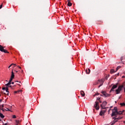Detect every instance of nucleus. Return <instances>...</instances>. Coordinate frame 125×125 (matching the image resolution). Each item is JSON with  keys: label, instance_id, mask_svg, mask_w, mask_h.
<instances>
[{"label": "nucleus", "instance_id": "4468645a", "mask_svg": "<svg viewBox=\"0 0 125 125\" xmlns=\"http://www.w3.org/2000/svg\"><path fill=\"white\" fill-rule=\"evenodd\" d=\"M105 115V113H104V112L101 110L100 112V116H104Z\"/></svg>", "mask_w": 125, "mask_h": 125}, {"label": "nucleus", "instance_id": "9d476101", "mask_svg": "<svg viewBox=\"0 0 125 125\" xmlns=\"http://www.w3.org/2000/svg\"><path fill=\"white\" fill-rule=\"evenodd\" d=\"M99 83H102L99 85V87H100V86H102V85H103V83H104V81H103V80H98Z\"/></svg>", "mask_w": 125, "mask_h": 125}, {"label": "nucleus", "instance_id": "6e6552de", "mask_svg": "<svg viewBox=\"0 0 125 125\" xmlns=\"http://www.w3.org/2000/svg\"><path fill=\"white\" fill-rule=\"evenodd\" d=\"M94 106L97 111L98 110H99V102L96 101Z\"/></svg>", "mask_w": 125, "mask_h": 125}, {"label": "nucleus", "instance_id": "e433bc0d", "mask_svg": "<svg viewBox=\"0 0 125 125\" xmlns=\"http://www.w3.org/2000/svg\"><path fill=\"white\" fill-rule=\"evenodd\" d=\"M1 106H2V108H3V107H4V106L3 105V104H2Z\"/></svg>", "mask_w": 125, "mask_h": 125}, {"label": "nucleus", "instance_id": "393cba45", "mask_svg": "<svg viewBox=\"0 0 125 125\" xmlns=\"http://www.w3.org/2000/svg\"><path fill=\"white\" fill-rule=\"evenodd\" d=\"M101 98H97V100L100 101Z\"/></svg>", "mask_w": 125, "mask_h": 125}, {"label": "nucleus", "instance_id": "7ed1b4c3", "mask_svg": "<svg viewBox=\"0 0 125 125\" xmlns=\"http://www.w3.org/2000/svg\"><path fill=\"white\" fill-rule=\"evenodd\" d=\"M107 103L106 101H104L103 102L102 104H101L102 109H107L108 107H106V105H107Z\"/></svg>", "mask_w": 125, "mask_h": 125}, {"label": "nucleus", "instance_id": "2eb2a0df", "mask_svg": "<svg viewBox=\"0 0 125 125\" xmlns=\"http://www.w3.org/2000/svg\"><path fill=\"white\" fill-rule=\"evenodd\" d=\"M122 114H123V111H118V110H117V115H120V116H121L122 115Z\"/></svg>", "mask_w": 125, "mask_h": 125}, {"label": "nucleus", "instance_id": "7c9ffc66", "mask_svg": "<svg viewBox=\"0 0 125 125\" xmlns=\"http://www.w3.org/2000/svg\"><path fill=\"white\" fill-rule=\"evenodd\" d=\"M95 95H99V93H97L95 94Z\"/></svg>", "mask_w": 125, "mask_h": 125}, {"label": "nucleus", "instance_id": "6ab92c4d", "mask_svg": "<svg viewBox=\"0 0 125 125\" xmlns=\"http://www.w3.org/2000/svg\"><path fill=\"white\" fill-rule=\"evenodd\" d=\"M120 105H121L122 107L125 106V103H121Z\"/></svg>", "mask_w": 125, "mask_h": 125}, {"label": "nucleus", "instance_id": "9b49d317", "mask_svg": "<svg viewBox=\"0 0 125 125\" xmlns=\"http://www.w3.org/2000/svg\"><path fill=\"white\" fill-rule=\"evenodd\" d=\"M85 72L87 74H90V69L89 68L86 69Z\"/></svg>", "mask_w": 125, "mask_h": 125}, {"label": "nucleus", "instance_id": "ea45409f", "mask_svg": "<svg viewBox=\"0 0 125 125\" xmlns=\"http://www.w3.org/2000/svg\"><path fill=\"white\" fill-rule=\"evenodd\" d=\"M19 67V68H20V69H21V67H20V66H18Z\"/></svg>", "mask_w": 125, "mask_h": 125}, {"label": "nucleus", "instance_id": "f704fd0d", "mask_svg": "<svg viewBox=\"0 0 125 125\" xmlns=\"http://www.w3.org/2000/svg\"><path fill=\"white\" fill-rule=\"evenodd\" d=\"M111 110V109H110L109 110H108V114H110V110Z\"/></svg>", "mask_w": 125, "mask_h": 125}, {"label": "nucleus", "instance_id": "5701e85b", "mask_svg": "<svg viewBox=\"0 0 125 125\" xmlns=\"http://www.w3.org/2000/svg\"><path fill=\"white\" fill-rule=\"evenodd\" d=\"M12 118L13 119H16V115H13Z\"/></svg>", "mask_w": 125, "mask_h": 125}, {"label": "nucleus", "instance_id": "2f4dec72", "mask_svg": "<svg viewBox=\"0 0 125 125\" xmlns=\"http://www.w3.org/2000/svg\"><path fill=\"white\" fill-rule=\"evenodd\" d=\"M109 77H108V76H106L105 77V79H106V80H108V78Z\"/></svg>", "mask_w": 125, "mask_h": 125}, {"label": "nucleus", "instance_id": "dca6fc26", "mask_svg": "<svg viewBox=\"0 0 125 125\" xmlns=\"http://www.w3.org/2000/svg\"><path fill=\"white\" fill-rule=\"evenodd\" d=\"M14 77H15L14 73L13 72V71H12V74H11V78L12 79H14Z\"/></svg>", "mask_w": 125, "mask_h": 125}, {"label": "nucleus", "instance_id": "412c9836", "mask_svg": "<svg viewBox=\"0 0 125 125\" xmlns=\"http://www.w3.org/2000/svg\"><path fill=\"white\" fill-rule=\"evenodd\" d=\"M121 68V66H118L117 68H116V72L117 71H118V70H119V69Z\"/></svg>", "mask_w": 125, "mask_h": 125}, {"label": "nucleus", "instance_id": "09e8293b", "mask_svg": "<svg viewBox=\"0 0 125 125\" xmlns=\"http://www.w3.org/2000/svg\"><path fill=\"white\" fill-rule=\"evenodd\" d=\"M1 95L0 94V96H1Z\"/></svg>", "mask_w": 125, "mask_h": 125}, {"label": "nucleus", "instance_id": "a19ab883", "mask_svg": "<svg viewBox=\"0 0 125 125\" xmlns=\"http://www.w3.org/2000/svg\"><path fill=\"white\" fill-rule=\"evenodd\" d=\"M93 96H96V95H95H95H94Z\"/></svg>", "mask_w": 125, "mask_h": 125}, {"label": "nucleus", "instance_id": "a18cd8bd", "mask_svg": "<svg viewBox=\"0 0 125 125\" xmlns=\"http://www.w3.org/2000/svg\"><path fill=\"white\" fill-rule=\"evenodd\" d=\"M122 78H125V76H123Z\"/></svg>", "mask_w": 125, "mask_h": 125}, {"label": "nucleus", "instance_id": "c756f323", "mask_svg": "<svg viewBox=\"0 0 125 125\" xmlns=\"http://www.w3.org/2000/svg\"><path fill=\"white\" fill-rule=\"evenodd\" d=\"M1 110L3 111V112H4L5 110L3 109V108H2L1 109Z\"/></svg>", "mask_w": 125, "mask_h": 125}, {"label": "nucleus", "instance_id": "bb28decb", "mask_svg": "<svg viewBox=\"0 0 125 125\" xmlns=\"http://www.w3.org/2000/svg\"><path fill=\"white\" fill-rule=\"evenodd\" d=\"M2 8V4L0 5V9H1Z\"/></svg>", "mask_w": 125, "mask_h": 125}, {"label": "nucleus", "instance_id": "20e7f679", "mask_svg": "<svg viewBox=\"0 0 125 125\" xmlns=\"http://www.w3.org/2000/svg\"><path fill=\"white\" fill-rule=\"evenodd\" d=\"M0 51L4 52V53H9L8 51L4 49V47L2 46L1 45H0Z\"/></svg>", "mask_w": 125, "mask_h": 125}, {"label": "nucleus", "instance_id": "37998d69", "mask_svg": "<svg viewBox=\"0 0 125 125\" xmlns=\"http://www.w3.org/2000/svg\"><path fill=\"white\" fill-rule=\"evenodd\" d=\"M16 83H18V81H16Z\"/></svg>", "mask_w": 125, "mask_h": 125}, {"label": "nucleus", "instance_id": "4c0bfd02", "mask_svg": "<svg viewBox=\"0 0 125 125\" xmlns=\"http://www.w3.org/2000/svg\"><path fill=\"white\" fill-rule=\"evenodd\" d=\"M16 73H18V71H15Z\"/></svg>", "mask_w": 125, "mask_h": 125}, {"label": "nucleus", "instance_id": "f3484780", "mask_svg": "<svg viewBox=\"0 0 125 125\" xmlns=\"http://www.w3.org/2000/svg\"><path fill=\"white\" fill-rule=\"evenodd\" d=\"M115 72L116 71H115V70H114V69H111V70H110V73L111 74H113V73H115Z\"/></svg>", "mask_w": 125, "mask_h": 125}, {"label": "nucleus", "instance_id": "f8f14e48", "mask_svg": "<svg viewBox=\"0 0 125 125\" xmlns=\"http://www.w3.org/2000/svg\"><path fill=\"white\" fill-rule=\"evenodd\" d=\"M81 94L83 97L85 95V94L84 93V92H83V91H81Z\"/></svg>", "mask_w": 125, "mask_h": 125}, {"label": "nucleus", "instance_id": "1a4fd4ad", "mask_svg": "<svg viewBox=\"0 0 125 125\" xmlns=\"http://www.w3.org/2000/svg\"><path fill=\"white\" fill-rule=\"evenodd\" d=\"M118 85H119V83H117L115 85H113L110 89V92L111 91H114V89H115V88H117V87H118Z\"/></svg>", "mask_w": 125, "mask_h": 125}, {"label": "nucleus", "instance_id": "4be33fe9", "mask_svg": "<svg viewBox=\"0 0 125 125\" xmlns=\"http://www.w3.org/2000/svg\"><path fill=\"white\" fill-rule=\"evenodd\" d=\"M5 90H6V92H9V91H8V86H7V87H6Z\"/></svg>", "mask_w": 125, "mask_h": 125}, {"label": "nucleus", "instance_id": "58836bf2", "mask_svg": "<svg viewBox=\"0 0 125 125\" xmlns=\"http://www.w3.org/2000/svg\"><path fill=\"white\" fill-rule=\"evenodd\" d=\"M13 65H14L15 66H16V64L14 63V64H13Z\"/></svg>", "mask_w": 125, "mask_h": 125}, {"label": "nucleus", "instance_id": "49530a36", "mask_svg": "<svg viewBox=\"0 0 125 125\" xmlns=\"http://www.w3.org/2000/svg\"><path fill=\"white\" fill-rule=\"evenodd\" d=\"M117 75H118V76H119V73H118V74H117Z\"/></svg>", "mask_w": 125, "mask_h": 125}, {"label": "nucleus", "instance_id": "39448f33", "mask_svg": "<svg viewBox=\"0 0 125 125\" xmlns=\"http://www.w3.org/2000/svg\"><path fill=\"white\" fill-rule=\"evenodd\" d=\"M113 119L114 120L113 121V123L112 125H114V124H115V123H117V122H118V121H119V120H122V119H123V117L120 116V117H118V118L113 117Z\"/></svg>", "mask_w": 125, "mask_h": 125}, {"label": "nucleus", "instance_id": "a878e982", "mask_svg": "<svg viewBox=\"0 0 125 125\" xmlns=\"http://www.w3.org/2000/svg\"><path fill=\"white\" fill-rule=\"evenodd\" d=\"M7 109H5V111H10V109L8 108H6Z\"/></svg>", "mask_w": 125, "mask_h": 125}, {"label": "nucleus", "instance_id": "0eeeda50", "mask_svg": "<svg viewBox=\"0 0 125 125\" xmlns=\"http://www.w3.org/2000/svg\"><path fill=\"white\" fill-rule=\"evenodd\" d=\"M102 94L104 95V97H110V94L107 93L105 91H102L101 92Z\"/></svg>", "mask_w": 125, "mask_h": 125}, {"label": "nucleus", "instance_id": "c85d7f7f", "mask_svg": "<svg viewBox=\"0 0 125 125\" xmlns=\"http://www.w3.org/2000/svg\"><path fill=\"white\" fill-rule=\"evenodd\" d=\"M6 88H5V87H2V89L3 90H4L6 89Z\"/></svg>", "mask_w": 125, "mask_h": 125}, {"label": "nucleus", "instance_id": "79ce46f5", "mask_svg": "<svg viewBox=\"0 0 125 125\" xmlns=\"http://www.w3.org/2000/svg\"><path fill=\"white\" fill-rule=\"evenodd\" d=\"M101 96H104L103 95H101Z\"/></svg>", "mask_w": 125, "mask_h": 125}, {"label": "nucleus", "instance_id": "423d86ee", "mask_svg": "<svg viewBox=\"0 0 125 125\" xmlns=\"http://www.w3.org/2000/svg\"><path fill=\"white\" fill-rule=\"evenodd\" d=\"M13 80V78H11L10 80L9 81V82L7 84H5V86H9V87L12 88V86L10 85L11 84V82H12Z\"/></svg>", "mask_w": 125, "mask_h": 125}, {"label": "nucleus", "instance_id": "de8ad7c7", "mask_svg": "<svg viewBox=\"0 0 125 125\" xmlns=\"http://www.w3.org/2000/svg\"><path fill=\"white\" fill-rule=\"evenodd\" d=\"M1 121V120L0 119V122Z\"/></svg>", "mask_w": 125, "mask_h": 125}, {"label": "nucleus", "instance_id": "c9c22d12", "mask_svg": "<svg viewBox=\"0 0 125 125\" xmlns=\"http://www.w3.org/2000/svg\"><path fill=\"white\" fill-rule=\"evenodd\" d=\"M0 102H2V100L0 99Z\"/></svg>", "mask_w": 125, "mask_h": 125}, {"label": "nucleus", "instance_id": "ddd939ff", "mask_svg": "<svg viewBox=\"0 0 125 125\" xmlns=\"http://www.w3.org/2000/svg\"><path fill=\"white\" fill-rule=\"evenodd\" d=\"M67 1H68V3H67L68 6H72V3L70 2V0H67Z\"/></svg>", "mask_w": 125, "mask_h": 125}, {"label": "nucleus", "instance_id": "cd10ccee", "mask_svg": "<svg viewBox=\"0 0 125 125\" xmlns=\"http://www.w3.org/2000/svg\"><path fill=\"white\" fill-rule=\"evenodd\" d=\"M104 114L105 113H106V110H102Z\"/></svg>", "mask_w": 125, "mask_h": 125}, {"label": "nucleus", "instance_id": "f03ea898", "mask_svg": "<svg viewBox=\"0 0 125 125\" xmlns=\"http://www.w3.org/2000/svg\"><path fill=\"white\" fill-rule=\"evenodd\" d=\"M124 88V85H120L118 89L116 90V92L117 94H120L121 93V91H122L123 88Z\"/></svg>", "mask_w": 125, "mask_h": 125}, {"label": "nucleus", "instance_id": "a211bd4d", "mask_svg": "<svg viewBox=\"0 0 125 125\" xmlns=\"http://www.w3.org/2000/svg\"><path fill=\"white\" fill-rule=\"evenodd\" d=\"M16 125H19V120L16 121Z\"/></svg>", "mask_w": 125, "mask_h": 125}, {"label": "nucleus", "instance_id": "473e14b6", "mask_svg": "<svg viewBox=\"0 0 125 125\" xmlns=\"http://www.w3.org/2000/svg\"><path fill=\"white\" fill-rule=\"evenodd\" d=\"M99 102H100V103H102V101H101L100 100V101H99Z\"/></svg>", "mask_w": 125, "mask_h": 125}, {"label": "nucleus", "instance_id": "aec40b11", "mask_svg": "<svg viewBox=\"0 0 125 125\" xmlns=\"http://www.w3.org/2000/svg\"><path fill=\"white\" fill-rule=\"evenodd\" d=\"M20 91H22V90L15 91V93H19Z\"/></svg>", "mask_w": 125, "mask_h": 125}, {"label": "nucleus", "instance_id": "72a5a7b5", "mask_svg": "<svg viewBox=\"0 0 125 125\" xmlns=\"http://www.w3.org/2000/svg\"><path fill=\"white\" fill-rule=\"evenodd\" d=\"M11 83H12V84H14V82H11Z\"/></svg>", "mask_w": 125, "mask_h": 125}, {"label": "nucleus", "instance_id": "f257e3e1", "mask_svg": "<svg viewBox=\"0 0 125 125\" xmlns=\"http://www.w3.org/2000/svg\"><path fill=\"white\" fill-rule=\"evenodd\" d=\"M117 115H118V108H117V107H114V109L112 110L111 117H114V116H116Z\"/></svg>", "mask_w": 125, "mask_h": 125}, {"label": "nucleus", "instance_id": "c03bdc74", "mask_svg": "<svg viewBox=\"0 0 125 125\" xmlns=\"http://www.w3.org/2000/svg\"><path fill=\"white\" fill-rule=\"evenodd\" d=\"M113 108V106H110V108Z\"/></svg>", "mask_w": 125, "mask_h": 125}, {"label": "nucleus", "instance_id": "b1692460", "mask_svg": "<svg viewBox=\"0 0 125 125\" xmlns=\"http://www.w3.org/2000/svg\"><path fill=\"white\" fill-rule=\"evenodd\" d=\"M12 65H14V63H12L11 65H9V66L8 67V68H10V67H11V66H12Z\"/></svg>", "mask_w": 125, "mask_h": 125}]
</instances>
